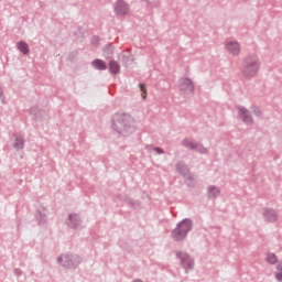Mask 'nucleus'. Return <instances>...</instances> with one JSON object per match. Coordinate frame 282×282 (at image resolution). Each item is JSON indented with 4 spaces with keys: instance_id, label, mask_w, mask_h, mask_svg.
I'll return each mask as SVG.
<instances>
[{
    "instance_id": "nucleus-15",
    "label": "nucleus",
    "mask_w": 282,
    "mask_h": 282,
    "mask_svg": "<svg viewBox=\"0 0 282 282\" xmlns=\"http://www.w3.org/2000/svg\"><path fill=\"white\" fill-rule=\"evenodd\" d=\"M91 65L95 69H98L99 72H105V69H107V63H105V61L102 59H94L91 62Z\"/></svg>"
},
{
    "instance_id": "nucleus-9",
    "label": "nucleus",
    "mask_w": 282,
    "mask_h": 282,
    "mask_svg": "<svg viewBox=\"0 0 282 282\" xmlns=\"http://www.w3.org/2000/svg\"><path fill=\"white\" fill-rule=\"evenodd\" d=\"M80 224H83V220L80 219V216H78V214L68 215V218L66 220V225L68 226V228L78 230V228H80Z\"/></svg>"
},
{
    "instance_id": "nucleus-31",
    "label": "nucleus",
    "mask_w": 282,
    "mask_h": 282,
    "mask_svg": "<svg viewBox=\"0 0 282 282\" xmlns=\"http://www.w3.org/2000/svg\"><path fill=\"white\" fill-rule=\"evenodd\" d=\"M133 282H143L142 280H134Z\"/></svg>"
},
{
    "instance_id": "nucleus-26",
    "label": "nucleus",
    "mask_w": 282,
    "mask_h": 282,
    "mask_svg": "<svg viewBox=\"0 0 282 282\" xmlns=\"http://www.w3.org/2000/svg\"><path fill=\"white\" fill-rule=\"evenodd\" d=\"M139 87H140L141 91H142V94H141L142 99L147 100V95H148L147 94V84H140Z\"/></svg>"
},
{
    "instance_id": "nucleus-11",
    "label": "nucleus",
    "mask_w": 282,
    "mask_h": 282,
    "mask_svg": "<svg viewBox=\"0 0 282 282\" xmlns=\"http://www.w3.org/2000/svg\"><path fill=\"white\" fill-rule=\"evenodd\" d=\"M226 50L229 52V54H232V56H239V53L241 52V45H239V42L237 41L227 42Z\"/></svg>"
},
{
    "instance_id": "nucleus-28",
    "label": "nucleus",
    "mask_w": 282,
    "mask_h": 282,
    "mask_svg": "<svg viewBox=\"0 0 282 282\" xmlns=\"http://www.w3.org/2000/svg\"><path fill=\"white\" fill-rule=\"evenodd\" d=\"M0 99L2 100V105H6V97L3 96V89L0 88Z\"/></svg>"
},
{
    "instance_id": "nucleus-12",
    "label": "nucleus",
    "mask_w": 282,
    "mask_h": 282,
    "mask_svg": "<svg viewBox=\"0 0 282 282\" xmlns=\"http://www.w3.org/2000/svg\"><path fill=\"white\" fill-rule=\"evenodd\" d=\"M263 217L265 221H269V224H274V221L279 219V214H276V210L268 208L264 209Z\"/></svg>"
},
{
    "instance_id": "nucleus-27",
    "label": "nucleus",
    "mask_w": 282,
    "mask_h": 282,
    "mask_svg": "<svg viewBox=\"0 0 282 282\" xmlns=\"http://www.w3.org/2000/svg\"><path fill=\"white\" fill-rule=\"evenodd\" d=\"M99 43H100V37L98 35L93 36L91 44L98 47Z\"/></svg>"
},
{
    "instance_id": "nucleus-2",
    "label": "nucleus",
    "mask_w": 282,
    "mask_h": 282,
    "mask_svg": "<svg viewBox=\"0 0 282 282\" xmlns=\"http://www.w3.org/2000/svg\"><path fill=\"white\" fill-rule=\"evenodd\" d=\"M191 230H193V220L186 218L178 223L176 228L172 231V239H174V241H184Z\"/></svg>"
},
{
    "instance_id": "nucleus-22",
    "label": "nucleus",
    "mask_w": 282,
    "mask_h": 282,
    "mask_svg": "<svg viewBox=\"0 0 282 282\" xmlns=\"http://www.w3.org/2000/svg\"><path fill=\"white\" fill-rule=\"evenodd\" d=\"M184 178L187 182L188 186H193L194 182H195V175L191 174V172L187 173L186 176H184Z\"/></svg>"
},
{
    "instance_id": "nucleus-6",
    "label": "nucleus",
    "mask_w": 282,
    "mask_h": 282,
    "mask_svg": "<svg viewBox=\"0 0 282 282\" xmlns=\"http://www.w3.org/2000/svg\"><path fill=\"white\" fill-rule=\"evenodd\" d=\"M178 89L184 91V94H195V84L188 77L181 78L178 80Z\"/></svg>"
},
{
    "instance_id": "nucleus-18",
    "label": "nucleus",
    "mask_w": 282,
    "mask_h": 282,
    "mask_svg": "<svg viewBox=\"0 0 282 282\" xmlns=\"http://www.w3.org/2000/svg\"><path fill=\"white\" fill-rule=\"evenodd\" d=\"M25 147V140L21 135H15V140L13 142V148L17 149V151H21Z\"/></svg>"
},
{
    "instance_id": "nucleus-19",
    "label": "nucleus",
    "mask_w": 282,
    "mask_h": 282,
    "mask_svg": "<svg viewBox=\"0 0 282 282\" xmlns=\"http://www.w3.org/2000/svg\"><path fill=\"white\" fill-rule=\"evenodd\" d=\"M18 50L24 54L28 55L30 54V46L28 45V43H25L24 41H21L17 44Z\"/></svg>"
},
{
    "instance_id": "nucleus-3",
    "label": "nucleus",
    "mask_w": 282,
    "mask_h": 282,
    "mask_svg": "<svg viewBox=\"0 0 282 282\" xmlns=\"http://www.w3.org/2000/svg\"><path fill=\"white\" fill-rule=\"evenodd\" d=\"M241 72L245 78L257 76V72H259V58L256 55L248 56L243 62Z\"/></svg>"
},
{
    "instance_id": "nucleus-1",
    "label": "nucleus",
    "mask_w": 282,
    "mask_h": 282,
    "mask_svg": "<svg viewBox=\"0 0 282 282\" xmlns=\"http://www.w3.org/2000/svg\"><path fill=\"white\" fill-rule=\"evenodd\" d=\"M112 129L119 135L127 138L135 131V119L129 113H116L112 117Z\"/></svg>"
},
{
    "instance_id": "nucleus-24",
    "label": "nucleus",
    "mask_w": 282,
    "mask_h": 282,
    "mask_svg": "<svg viewBox=\"0 0 282 282\" xmlns=\"http://www.w3.org/2000/svg\"><path fill=\"white\" fill-rule=\"evenodd\" d=\"M147 149H148V151H154L159 155L164 154V150L162 148H155L153 145H148Z\"/></svg>"
},
{
    "instance_id": "nucleus-17",
    "label": "nucleus",
    "mask_w": 282,
    "mask_h": 282,
    "mask_svg": "<svg viewBox=\"0 0 282 282\" xmlns=\"http://www.w3.org/2000/svg\"><path fill=\"white\" fill-rule=\"evenodd\" d=\"M221 191L217 188V186H209L207 189V195L209 199H215V197H219Z\"/></svg>"
},
{
    "instance_id": "nucleus-8",
    "label": "nucleus",
    "mask_w": 282,
    "mask_h": 282,
    "mask_svg": "<svg viewBox=\"0 0 282 282\" xmlns=\"http://www.w3.org/2000/svg\"><path fill=\"white\" fill-rule=\"evenodd\" d=\"M115 13L118 17H127L129 14V4L124 0H118L115 3Z\"/></svg>"
},
{
    "instance_id": "nucleus-13",
    "label": "nucleus",
    "mask_w": 282,
    "mask_h": 282,
    "mask_svg": "<svg viewBox=\"0 0 282 282\" xmlns=\"http://www.w3.org/2000/svg\"><path fill=\"white\" fill-rule=\"evenodd\" d=\"M176 171L177 173H180V175H183V177H186V175H188V173L191 172V170H188V166H186V164L182 161L176 163Z\"/></svg>"
},
{
    "instance_id": "nucleus-23",
    "label": "nucleus",
    "mask_w": 282,
    "mask_h": 282,
    "mask_svg": "<svg viewBox=\"0 0 282 282\" xmlns=\"http://www.w3.org/2000/svg\"><path fill=\"white\" fill-rule=\"evenodd\" d=\"M267 261H268V263H271V265H274V263H276V261H279V259L276 258V254L269 253L267 257Z\"/></svg>"
},
{
    "instance_id": "nucleus-25",
    "label": "nucleus",
    "mask_w": 282,
    "mask_h": 282,
    "mask_svg": "<svg viewBox=\"0 0 282 282\" xmlns=\"http://www.w3.org/2000/svg\"><path fill=\"white\" fill-rule=\"evenodd\" d=\"M251 111L258 118H261V116L263 115V112H261V109L259 107H257V106H251Z\"/></svg>"
},
{
    "instance_id": "nucleus-4",
    "label": "nucleus",
    "mask_w": 282,
    "mask_h": 282,
    "mask_svg": "<svg viewBox=\"0 0 282 282\" xmlns=\"http://www.w3.org/2000/svg\"><path fill=\"white\" fill-rule=\"evenodd\" d=\"M176 257L181 261V265L184 268V270H193L195 267V260L188 256V253H184L182 251H176Z\"/></svg>"
},
{
    "instance_id": "nucleus-10",
    "label": "nucleus",
    "mask_w": 282,
    "mask_h": 282,
    "mask_svg": "<svg viewBox=\"0 0 282 282\" xmlns=\"http://www.w3.org/2000/svg\"><path fill=\"white\" fill-rule=\"evenodd\" d=\"M238 111L242 122H245L246 124H252L254 122V119L252 118V113H250V110L246 109L242 106H239Z\"/></svg>"
},
{
    "instance_id": "nucleus-21",
    "label": "nucleus",
    "mask_w": 282,
    "mask_h": 282,
    "mask_svg": "<svg viewBox=\"0 0 282 282\" xmlns=\"http://www.w3.org/2000/svg\"><path fill=\"white\" fill-rule=\"evenodd\" d=\"M275 279L282 282V261L276 265Z\"/></svg>"
},
{
    "instance_id": "nucleus-20",
    "label": "nucleus",
    "mask_w": 282,
    "mask_h": 282,
    "mask_svg": "<svg viewBox=\"0 0 282 282\" xmlns=\"http://www.w3.org/2000/svg\"><path fill=\"white\" fill-rule=\"evenodd\" d=\"M104 54L107 58H110V56H113V45L107 44L104 47Z\"/></svg>"
},
{
    "instance_id": "nucleus-30",
    "label": "nucleus",
    "mask_w": 282,
    "mask_h": 282,
    "mask_svg": "<svg viewBox=\"0 0 282 282\" xmlns=\"http://www.w3.org/2000/svg\"><path fill=\"white\" fill-rule=\"evenodd\" d=\"M14 272H15L17 276H21V270L15 269Z\"/></svg>"
},
{
    "instance_id": "nucleus-29",
    "label": "nucleus",
    "mask_w": 282,
    "mask_h": 282,
    "mask_svg": "<svg viewBox=\"0 0 282 282\" xmlns=\"http://www.w3.org/2000/svg\"><path fill=\"white\" fill-rule=\"evenodd\" d=\"M40 215V217H42V221H41V224H45V215H43V214H39Z\"/></svg>"
},
{
    "instance_id": "nucleus-16",
    "label": "nucleus",
    "mask_w": 282,
    "mask_h": 282,
    "mask_svg": "<svg viewBox=\"0 0 282 282\" xmlns=\"http://www.w3.org/2000/svg\"><path fill=\"white\" fill-rule=\"evenodd\" d=\"M109 72L110 74H113L115 76L120 74V64L116 61H110L109 62Z\"/></svg>"
},
{
    "instance_id": "nucleus-14",
    "label": "nucleus",
    "mask_w": 282,
    "mask_h": 282,
    "mask_svg": "<svg viewBox=\"0 0 282 282\" xmlns=\"http://www.w3.org/2000/svg\"><path fill=\"white\" fill-rule=\"evenodd\" d=\"M121 61L127 67V65H131V63H133L135 58H133L131 51H123Z\"/></svg>"
},
{
    "instance_id": "nucleus-7",
    "label": "nucleus",
    "mask_w": 282,
    "mask_h": 282,
    "mask_svg": "<svg viewBox=\"0 0 282 282\" xmlns=\"http://www.w3.org/2000/svg\"><path fill=\"white\" fill-rule=\"evenodd\" d=\"M183 147L186 149H191V151H197L198 153H208V150L202 145V143H198L196 141H192L188 139H184L182 141Z\"/></svg>"
},
{
    "instance_id": "nucleus-5",
    "label": "nucleus",
    "mask_w": 282,
    "mask_h": 282,
    "mask_svg": "<svg viewBox=\"0 0 282 282\" xmlns=\"http://www.w3.org/2000/svg\"><path fill=\"white\" fill-rule=\"evenodd\" d=\"M75 259H78V257L70 254H62L57 258V261L59 265H63V268H76L79 261L76 262L74 261Z\"/></svg>"
}]
</instances>
